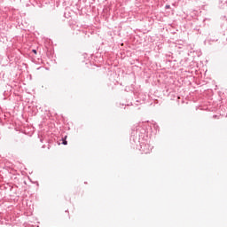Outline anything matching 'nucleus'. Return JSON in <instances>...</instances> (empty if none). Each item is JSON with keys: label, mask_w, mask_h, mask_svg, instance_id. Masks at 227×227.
<instances>
[{"label": "nucleus", "mask_w": 227, "mask_h": 227, "mask_svg": "<svg viewBox=\"0 0 227 227\" xmlns=\"http://www.w3.org/2000/svg\"><path fill=\"white\" fill-rule=\"evenodd\" d=\"M62 145H68V142H67V140H63Z\"/></svg>", "instance_id": "2"}, {"label": "nucleus", "mask_w": 227, "mask_h": 227, "mask_svg": "<svg viewBox=\"0 0 227 227\" xmlns=\"http://www.w3.org/2000/svg\"><path fill=\"white\" fill-rule=\"evenodd\" d=\"M140 152H142V153H150V152H152V145H150V144H148V142H142L140 143Z\"/></svg>", "instance_id": "1"}, {"label": "nucleus", "mask_w": 227, "mask_h": 227, "mask_svg": "<svg viewBox=\"0 0 227 227\" xmlns=\"http://www.w3.org/2000/svg\"><path fill=\"white\" fill-rule=\"evenodd\" d=\"M165 8L166 10H169V8H171V5H166Z\"/></svg>", "instance_id": "3"}, {"label": "nucleus", "mask_w": 227, "mask_h": 227, "mask_svg": "<svg viewBox=\"0 0 227 227\" xmlns=\"http://www.w3.org/2000/svg\"><path fill=\"white\" fill-rule=\"evenodd\" d=\"M32 52H34V54H36V50H33Z\"/></svg>", "instance_id": "4"}]
</instances>
